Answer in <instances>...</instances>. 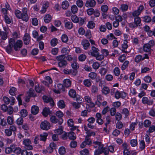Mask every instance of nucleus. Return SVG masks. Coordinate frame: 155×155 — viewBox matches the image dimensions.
I'll list each match as a JSON object with an SVG mask.
<instances>
[{"label":"nucleus","instance_id":"obj_1","mask_svg":"<svg viewBox=\"0 0 155 155\" xmlns=\"http://www.w3.org/2000/svg\"><path fill=\"white\" fill-rule=\"evenodd\" d=\"M22 45L23 42L21 40H19L15 41L14 39L11 38L9 41V44L6 47V51L8 54H10L12 51V48L15 51H18Z\"/></svg>","mask_w":155,"mask_h":155},{"label":"nucleus","instance_id":"obj_2","mask_svg":"<svg viewBox=\"0 0 155 155\" xmlns=\"http://www.w3.org/2000/svg\"><path fill=\"white\" fill-rule=\"evenodd\" d=\"M141 20L139 17H136L134 19V23H131L129 24V26L132 28H135L140 26Z\"/></svg>","mask_w":155,"mask_h":155},{"label":"nucleus","instance_id":"obj_3","mask_svg":"<svg viewBox=\"0 0 155 155\" xmlns=\"http://www.w3.org/2000/svg\"><path fill=\"white\" fill-rule=\"evenodd\" d=\"M42 98L44 102L46 103H49L51 106L52 107H53L54 105V103L52 97L44 95L43 96Z\"/></svg>","mask_w":155,"mask_h":155},{"label":"nucleus","instance_id":"obj_4","mask_svg":"<svg viewBox=\"0 0 155 155\" xmlns=\"http://www.w3.org/2000/svg\"><path fill=\"white\" fill-rule=\"evenodd\" d=\"M24 144L25 145V149L31 150L32 149L33 147L31 145V142L29 139H25L23 141Z\"/></svg>","mask_w":155,"mask_h":155},{"label":"nucleus","instance_id":"obj_5","mask_svg":"<svg viewBox=\"0 0 155 155\" xmlns=\"http://www.w3.org/2000/svg\"><path fill=\"white\" fill-rule=\"evenodd\" d=\"M40 127L42 129L48 130L50 127V124L47 121L45 120L41 123Z\"/></svg>","mask_w":155,"mask_h":155},{"label":"nucleus","instance_id":"obj_6","mask_svg":"<svg viewBox=\"0 0 155 155\" xmlns=\"http://www.w3.org/2000/svg\"><path fill=\"white\" fill-rule=\"evenodd\" d=\"M50 120L52 123L54 124H56L58 122L59 125H61L63 121V120L62 119H59L58 120L54 116H52L51 117Z\"/></svg>","mask_w":155,"mask_h":155},{"label":"nucleus","instance_id":"obj_7","mask_svg":"<svg viewBox=\"0 0 155 155\" xmlns=\"http://www.w3.org/2000/svg\"><path fill=\"white\" fill-rule=\"evenodd\" d=\"M31 37L28 33H25L23 38V40L25 44L28 45L30 41Z\"/></svg>","mask_w":155,"mask_h":155},{"label":"nucleus","instance_id":"obj_8","mask_svg":"<svg viewBox=\"0 0 155 155\" xmlns=\"http://www.w3.org/2000/svg\"><path fill=\"white\" fill-rule=\"evenodd\" d=\"M99 49L94 46L91 47V50L90 51L91 55L93 57L96 56L99 54Z\"/></svg>","mask_w":155,"mask_h":155},{"label":"nucleus","instance_id":"obj_9","mask_svg":"<svg viewBox=\"0 0 155 155\" xmlns=\"http://www.w3.org/2000/svg\"><path fill=\"white\" fill-rule=\"evenodd\" d=\"M71 85V81L68 79H65L63 81V84H59V86H61L62 87H69Z\"/></svg>","mask_w":155,"mask_h":155},{"label":"nucleus","instance_id":"obj_10","mask_svg":"<svg viewBox=\"0 0 155 155\" xmlns=\"http://www.w3.org/2000/svg\"><path fill=\"white\" fill-rule=\"evenodd\" d=\"M96 2L94 0H87L85 3L87 7H93L95 6Z\"/></svg>","mask_w":155,"mask_h":155},{"label":"nucleus","instance_id":"obj_11","mask_svg":"<svg viewBox=\"0 0 155 155\" xmlns=\"http://www.w3.org/2000/svg\"><path fill=\"white\" fill-rule=\"evenodd\" d=\"M142 102L144 104L151 105L153 104V101L152 100H149L146 97H143L142 99Z\"/></svg>","mask_w":155,"mask_h":155},{"label":"nucleus","instance_id":"obj_12","mask_svg":"<svg viewBox=\"0 0 155 155\" xmlns=\"http://www.w3.org/2000/svg\"><path fill=\"white\" fill-rule=\"evenodd\" d=\"M39 111V108L37 106L33 105L31 107V112L33 115L37 114L38 113Z\"/></svg>","mask_w":155,"mask_h":155},{"label":"nucleus","instance_id":"obj_13","mask_svg":"<svg viewBox=\"0 0 155 155\" xmlns=\"http://www.w3.org/2000/svg\"><path fill=\"white\" fill-rule=\"evenodd\" d=\"M81 45L84 47V49H87L90 45V44L88 41L87 40H83L81 42Z\"/></svg>","mask_w":155,"mask_h":155},{"label":"nucleus","instance_id":"obj_14","mask_svg":"<svg viewBox=\"0 0 155 155\" xmlns=\"http://www.w3.org/2000/svg\"><path fill=\"white\" fill-rule=\"evenodd\" d=\"M43 115L45 117L48 116V115L51 114V111L50 110L49 108L45 107L44 108L42 112Z\"/></svg>","mask_w":155,"mask_h":155},{"label":"nucleus","instance_id":"obj_15","mask_svg":"<svg viewBox=\"0 0 155 155\" xmlns=\"http://www.w3.org/2000/svg\"><path fill=\"white\" fill-rule=\"evenodd\" d=\"M15 148V145H12L9 147H8L5 148V152L7 154H9L12 152H13V150Z\"/></svg>","mask_w":155,"mask_h":155},{"label":"nucleus","instance_id":"obj_16","mask_svg":"<svg viewBox=\"0 0 155 155\" xmlns=\"http://www.w3.org/2000/svg\"><path fill=\"white\" fill-rule=\"evenodd\" d=\"M65 26L68 29H71L73 27V24L71 21H68L67 20H64Z\"/></svg>","mask_w":155,"mask_h":155},{"label":"nucleus","instance_id":"obj_17","mask_svg":"<svg viewBox=\"0 0 155 155\" xmlns=\"http://www.w3.org/2000/svg\"><path fill=\"white\" fill-rule=\"evenodd\" d=\"M68 136L70 140H74L76 138V136L75 134L73 132H70L68 133Z\"/></svg>","mask_w":155,"mask_h":155},{"label":"nucleus","instance_id":"obj_18","mask_svg":"<svg viewBox=\"0 0 155 155\" xmlns=\"http://www.w3.org/2000/svg\"><path fill=\"white\" fill-rule=\"evenodd\" d=\"M68 64L66 61L64 60L58 62V64L60 67L64 68Z\"/></svg>","mask_w":155,"mask_h":155},{"label":"nucleus","instance_id":"obj_19","mask_svg":"<svg viewBox=\"0 0 155 155\" xmlns=\"http://www.w3.org/2000/svg\"><path fill=\"white\" fill-rule=\"evenodd\" d=\"M48 135V134H47L45 133H43V134H40V135L39 140L41 141H45Z\"/></svg>","mask_w":155,"mask_h":155},{"label":"nucleus","instance_id":"obj_20","mask_svg":"<svg viewBox=\"0 0 155 155\" xmlns=\"http://www.w3.org/2000/svg\"><path fill=\"white\" fill-rule=\"evenodd\" d=\"M62 8L64 9H67L69 7V5L68 2L67 1H63L61 5Z\"/></svg>","mask_w":155,"mask_h":155},{"label":"nucleus","instance_id":"obj_21","mask_svg":"<svg viewBox=\"0 0 155 155\" xmlns=\"http://www.w3.org/2000/svg\"><path fill=\"white\" fill-rule=\"evenodd\" d=\"M51 16L50 15H46L44 18V21L46 23H49L51 21Z\"/></svg>","mask_w":155,"mask_h":155},{"label":"nucleus","instance_id":"obj_22","mask_svg":"<svg viewBox=\"0 0 155 155\" xmlns=\"http://www.w3.org/2000/svg\"><path fill=\"white\" fill-rule=\"evenodd\" d=\"M92 81L89 79H87L84 80L83 81L84 85L87 87H89L91 86V82Z\"/></svg>","mask_w":155,"mask_h":155},{"label":"nucleus","instance_id":"obj_23","mask_svg":"<svg viewBox=\"0 0 155 155\" xmlns=\"http://www.w3.org/2000/svg\"><path fill=\"white\" fill-rule=\"evenodd\" d=\"M69 95L72 98H75L76 95V92L74 90L71 89L69 91Z\"/></svg>","mask_w":155,"mask_h":155},{"label":"nucleus","instance_id":"obj_24","mask_svg":"<svg viewBox=\"0 0 155 155\" xmlns=\"http://www.w3.org/2000/svg\"><path fill=\"white\" fill-rule=\"evenodd\" d=\"M2 36V39L5 40L7 38V35L5 32L2 31L0 30V36Z\"/></svg>","mask_w":155,"mask_h":155},{"label":"nucleus","instance_id":"obj_25","mask_svg":"<svg viewBox=\"0 0 155 155\" xmlns=\"http://www.w3.org/2000/svg\"><path fill=\"white\" fill-rule=\"evenodd\" d=\"M58 107L60 108H63L65 106L64 102L62 100H61L58 102Z\"/></svg>","mask_w":155,"mask_h":155},{"label":"nucleus","instance_id":"obj_26","mask_svg":"<svg viewBox=\"0 0 155 155\" xmlns=\"http://www.w3.org/2000/svg\"><path fill=\"white\" fill-rule=\"evenodd\" d=\"M144 51L146 52H148L150 51L151 49V47L147 44H145L143 46Z\"/></svg>","mask_w":155,"mask_h":155},{"label":"nucleus","instance_id":"obj_27","mask_svg":"<svg viewBox=\"0 0 155 155\" xmlns=\"http://www.w3.org/2000/svg\"><path fill=\"white\" fill-rule=\"evenodd\" d=\"M95 24L93 21H90L88 22L87 26L89 28L93 29L95 27Z\"/></svg>","mask_w":155,"mask_h":155},{"label":"nucleus","instance_id":"obj_28","mask_svg":"<svg viewBox=\"0 0 155 155\" xmlns=\"http://www.w3.org/2000/svg\"><path fill=\"white\" fill-rule=\"evenodd\" d=\"M9 93L12 95H15L17 93V89L16 88H11L9 91Z\"/></svg>","mask_w":155,"mask_h":155},{"label":"nucleus","instance_id":"obj_29","mask_svg":"<svg viewBox=\"0 0 155 155\" xmlns=\"http://www.w3.org/2000/svg\"><path fill=\"white\" fill-rule=\"evenodd\" d=\"M78 18L75 15H72L71 17V19L72 21L74 23H77L78 22Z\"/></svg>","mask_w":155,"mask_h":155},{"label":"nucleus","instance_id":"obj_30","mask_svg":"<svg viewBox=\"0 0 155 155\" xmlns=\"http://www.w3.org/2000/svg\"><path fill=\"white\" fill-rule=\"evenodd\" d=\"M128 9V6L126 4H122L121 5L120 9L122 12H125L127 11Z\"/></svg>","mask_w":155,"mask_h":155},{"label":"nucleus","instance_id":"obj_31","mask_svg":"<svg viewBox=\"0 0 155 155\" xmlns=\"http://www.w3.org/2000/svg\"><path fill=\"white\" fill-rule=\"evenodd\" d=\"M15 14L17 18L18 19H21L22 14L21 11L19 10H17L15 11Z\"/></svg>","mask_w":155,"mask_h":155},{"label":"nucleus","instance_id":"obj_32","mask_svg":"<svg viewBox=\"0 0 155 155\" xmlns=\"http://www.w3.org/2000/svg\"><path fill=\"white\" fill-rule=\"evenodd\" d=\"M28 95L31 97H35L36 96V94L35 93L34 91L31 88L28 92Z\"/></svg>","mask_w":155,"mask_h":155},{"label":"nucleus","instance_id":"obj_33","mask_svg":"<svg viewBox=\"0 0 155 155\" xmlns=\"http://www.w3.org/2000/svg\"><path fill=\"white\" fill-rule=\"evenodd\" d=\"M66 58L65 55H59L56 57V59L58 61H59L64 60Z\"/></svg>","mask_w":155,"mask_h":155},{"label":"nucleus","instance_id":"obj_34","mask_svg":"<svg viewBox=\"0 0 155 155\" xmlns=\"http://www.w3.org/2000/svg\"><path fill=\"white\" fill-rule=\"evenodd\" d=\"M143 21L146 22H149L151 21V18L148 16H145L142 18Z\"/></svg>","mask_w":155,"mask_h":155},{"label":"nucleus","instance_id":"obj_35","mask_svg":"<svg viewBox=\"0 0 155 155\" xmlns=\"http://www.w3.org/2000/svg\"><path fill=\"white\" fill-rule=\"evenodd\" d=\"M27 111L25 109H22L20 112V114L21 116L23 117H25L27 115Z\"/></svg>","mask_w":155,"mask_h":155},{"label":"nucleus","instance_id":"obj_36","mask_svg":"<svg viewBox=\"0 0 155 155\" xmlns=\"http://www.w3.org/2000/svg\"><path fill=\"white\" fill-rule=\"evenodd\" d=\"M65 152V149L64 147H61L59 149V153L61 155H64Z\"/></svg>","mask_w":155,"mask_h":155},{"label":"nucleus","instance_id":"obj_37","mask_svg":"<svg viewBox=\"0 0 155 155\" xmlns=\"http://www.w3.org/2000/svg\"><path fill=\"white\" fill-rule=\"evenodd\" d=\"M115 115L116 120L118 121H120L121 120L122 116L120 113L117 112Z\"/></svg>","mask_w":155,"mask_h":155},{"label":"nucleus","instance_id":"obj_38","mask_svg":"<svg viewBox=\"0 0 155 155\" xmlns=\"http://www.w3.org/2000/svg\"><path fill=\"white\" fill-rule=\"evenodd\" d=\"M6 120L4 118L2 119L0 117V125L4 127L6 126Z\"/></svg>","mask_w":155,"mask_h":155},{"label":"nucleus","instance_id":"obj_39","mask_svg":"<svg viewBox=\"0 0 155 155\" xmlns=\"http://www.w3.org/2000/svg\"><path fill=\"white\" fill-rule=\"evenodd\" d=\"M61 39L63 42L66 43L68 40V38L66 35L63 34L61 36Z\"/></svg>","mask_w":155,"mask_h":155},{"label":"nucleus","instance_id":"obj_40","mask_svg":"<svg viewBox=\"0 0 155 155\" xmlns=\"http://www.w3.org/2000/svg\"><path fill=\"white\" fill-rule=\"evenodd\" d=\"M129 63V62L128 61H125L121 66V69L122 70H125L126 68L128 66V64Z\"/></svg>","mask_w":155,"mask_h":155},{"label":"nucleus","instance_id":"obj_41","mask_svg":"<svg viewBox=\"0 0 155 155\" xmlns=\"http://www.w3.org/2000/svg\"><path fill=\"white\" fill-rule=\"evenodd\" d=\"M107 71L106 69L104 68H102L100 69L99 72L101 75H104Z\"/></svg>","mask_w":155,"mask_h":155},{"label":"nucleus","instance_id":"obj_42","mask_svg":"<svg viewBox=\"0 0 155 155\" xmlns=\"http://www.w3.org/2000/svg\"><path fill=\"white\" fill-rule=\"evenodd\" d=\"M13 150V152L16 154H19L21 152V149L18 147H16L15 145V148Z\"/></svg>","mask_w":155,"mask_h":155},{"label":"nucleus","instance_id":"obj_43","mask_svg":"<svg viewBox=\"0 0 155 155\" xmlns=\"http://www.w3.org/2000/svg\"><path fill=\"white\" fill-rule=\"evenodd\" d=\"M97 74L95 72H91L89 74V77L92 79H94L97 77Z\"/></svg>","mask_w":155,"mask_h":155},{"label":"nucleus","instance_id":"obj_44","mask_svg":"<svg viewBox=\"0 0 155 155\" xmlns=\"http://www.w3.org/2000/svg\"><path fill=\"white\" fill-rule=\"evenodd\" d=\"M58 43V40L56 38L52 39L51 41V45L52 46H55Z\"/></svg>","mask_w":155,"mask_h":155},{"label":"nucleus","instance_id":"obj_45","mask_svg":"<svg viewBox=\"0 0 155 155\" xmlns=\"http://www.w3.org/2000/svg\"><path fill=\"white\" fill-rule=\"evenodd\" d=\"M76 4L78 7L81 8L84 5V3L82 0H77Z\"/></svg>","mask_w":155,"mask_h":155},{"label":"nucleus","instance_id":"obj_46","mask_svg":"<svg viewBox=\"0 0 155 155\" xmlns=\"http://www.w3.org/2000/svg\"><path fill=\"white\" fill-rule=\"evenodd\" d=\"M13 117L8 116L7 119V121L8 124L10 125L12 124H13Z\"/></svg>","mask_w":155,"mask_h":155},{"label":"nucleus","instance_id":"obj_47","mask_svg":"<svg viewBox=\"0 0 155 155\" xmlns=\"http://www.w3.org/2000/svg\"><path fill=\"white\" fill-rule=\"evenodd\" d=\"M21 18L25 21H27L29 19V18L28 14H22Z\"/></svg>","mask_w":155,"mask_h":155},{"label":"nucleus","instance_id":"obj_48","mask_svg":"<svg viewBox=\"0 0 155 155\" xmlns=\"http://www.w3.org/2000/svg\"><path fill=\"white\" fill-rule=\"evenodd\" d=\"M71 10L72 13L75 14L77 12L78 8L77 6L74 5L72 6Z\"/></svg>","mask_w":155,"mask_h":155},{"label":"nucleus","instance_id":"obj_49","mask_svg":"<svg viewBox=\"0 0 155 155\" xmlns=\"http://www.w3.org/2000/svg\"><path fill=\"white\" fill-rule=\"evenodd\" d=\"M143 60V57L140 55H138L135 57V60L136 62L138 63L141 60Z\"/></svg>","mask_w":155,"mask_h":155},{"label":"nucleus","instance_id":"obj_50","mask_svg":"<svg viewBox=\"0 0 155 155\" xmlns=\"http://www.w3.org/2000/svg\"><path fill=\"white\" fill-rule=\"evenodd\" d=\"M102 92L103 94L106 95L109 93L110 90L109 88H103Z\"/></svg>","mask_w":155,"mask_h":155},{"label":"nucleus","instance_id":"obj_51","mask_svg":"<svg viewBox=\"0 0 155 155\" xmlns=\"http://www.w3.org/2000/svg\"><path fill=\"white\" fill-rule=\"evenodd\" d=\"M102 153L101 147L99 146L98 149L94 151V154L95 155H98L101 154Z\"/></svg>","mask_w":155,"mask_h":155},{"label":"nucleus","instance_id":"obj_52","mask_svg":"<svg viewBox=\"0 0 155 155\" xmlns=\"http://www.w3.org/2000/svg\"><path fill=\"white\" fill-rule=\"evenodd\" d=\"M86 58V56L85 54H81L78 57L79 60L81 61H84Z\"/></svg>","mask_w":155,"mask_h":155},{"label":"nucleus","instance_id":"obj_53","mask_svg":"<svg viewBox=\"0 0 155 155\" xmlns=\"http://www.w3.org/2000/svg\"><path fill=\"white\" fill-rule=\"evenodd\" d=\"M114 74L116 76H118L120 74V70L119 68L117 67H115L114 71Z\"/></svg>","mask_w":155,"mask_h":155},{"label":"nucleus","instance_id":"obj_54","mask_svg":"<svg viewBox=\"0 0 155 155\" xmlns=\"http://www.w3.org/2000/svg\"><path fill=\"white\" fill-rule=\"evenodd\" d=\"M100 66V64L98 62H94L92 64L93 68L96 70L98 69L99 67Z\"/></svg>","mask_w":155,"mask_h":155},{"label":"nucleus","instance_id":"obj_55","mask_svg":"<svg viewBox=\"0 0 155 155\" xmlns=\"http://www.w3.org/2000/svg\"><path fill=\"white\" fill-rule=\"evenodd\" d=\"M130 143L132 147H134L137 145V140H130Z\"/></svg>","mask_w":155,"mask_h":155},{"label":"nucleus","instance_id":"obj_56","mask_svg":"<svg viewBox=\"0 0 155 155\" xmlns=\"http://www.w3.org/2000/svg\"><path fill=\"white\" fill-rule=\"evenodd\" d=\"M56 114L59 119H62L61 117L63 116V113L61 111H57L56 113Z\"/></svg>","mask_w":155,"mask_h":155},{"label":"nucleus","instance_id":"obj_57","mask_svg":"<svg viewBox=\"0 0 155 155\" xmlns=\"http://www.w3.org/2000/svg\"><path fill=\"white\" fill-rule=\"evenodd\" d=\"M77 142L73 140L71 141L70 144V146L72 148H74L77 147Z\"/></svg>","mask_w":155,"mask_h":155},{"label":"nucleus","instance_id":"obj_58","mask_svg":"<svg viewBox=\"0 0 155 155\" xmlns=\"http://www.w3.org/2000/svg\"><path fill=\"white\" fill-rule=\"evenodd\" d=\"M108 10V6L106 5H102L101 7V10L104 13L106 12Z\"/></svg>","mask_w":155,"mask_h":155},{"label":"nucleus","instance_id":"obj_59","mask_svg":"<svg viewBox=\"0 0 155 155\" xmlns=\"http://www.w3.org/2000/svg\"><path fill=\"white\" fill-rule=\"evenodd\" d=\"M89 153V150L87 149H84L80 152V153L81 155H87Z\"/></svg>","mask_w":155,"mask_h":155},{"label":"nucleus","instance_id":"obj_60","mask_svg":"<svg viewBox=\"0 0 155 155\" xmlns=\"http://www.w3.org/2000/svg\"><path fill=\"white\" fill-rule=\"evenodd\" d=\"M53 149H52V148H51L49 146L47 148V149L46 150H44L43 151V152L44 153H51L53 152Z\"/></svg>","mask_w":155,"mask_h":155},{"label":"nucleus","instance_id":"obj_61","mask_svg":"<svg viewBox=\"0 0 155 155\" xmlns=\"http://www.w3.org/2000/svg\"><path fill=\"white\" fill-rule=\"evenodd\" d=\"M94 57H96L97 60L99 61L102 60L104 58V55H103L100 54L99 53L98 54Z\"/></svg>","mask_w":155,"mask_h":155},{"label":"nucleus","instance_id":"obj_62","mask_svg":"<svg viewBox=\"0 0 155 155\" xmlns=\"http://www.w3.org/2000/svg\"><path fill=\"white\" fill-rule=\"evenodd\" d=\"M128 42L127 40H124L123 44L122 45V46L123 48L124 49H126L128 48L127 43Z\"/></svg>","mask_w":155,"mask_h":155},{"label":"nucleus","instance_id":"obj_63","mask_svg":"<svg viewBox=\"0 0 155 155\" xmlns=\"http://www.w3.org/2000/svg\"><path fill=\"white\" fill-rule=\"evenodd\" d=\"M117 128L118 129H121L123 127L122 123L120 121H118L116 124Z\"/></svg>","mask_w":155,"mask_h":155},{"label":"nucleus","instance_id":"obj_64","mask_svg":"<svg viewBox=\"0 0 155 155\" xmlns=\"http://www.w3.org/2000/svg\"><path fill=\"white\" fill-rule=\"evenodd\" d=\"M150 124L151 122L149 120H146L144 122V125L146 127H149Z\"/></svg>","mask_w":155,"mask_h":155}]
</instances>
